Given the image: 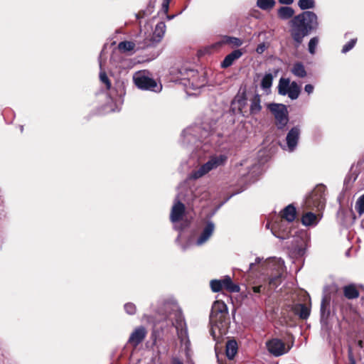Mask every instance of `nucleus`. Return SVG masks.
Masks as SVG:
<instances>
[{
    "label": "nucleus",
    "mask_w": 364,
    "mask_h": 364,
    "mask_svg": "<svg viewBox=\"0 0 364 364\" xmlns=\"http://www.w3.org/2000/svg\"><path fill=\"white\" fill-rule=\"evenodd\" d=\"M290 34L295 42V47L298 48L303 42L305 36L311 31L316 30L318 26L316 14L313 11H303L294 16L289 22Z\"/></svg>",
    "instance_id": "obj_1"
},
{
    "label": "nucleus",
    "mask_w": 364,
    "mask_h": 364,
    "mask_svg": "<svg viewBox=\"0 0 364 364\" xmlns=\"http://www.w3.org/2000/svg\"><path fill=\"white\" fill-rule=\"evenodd\" d=\"M339 291L336 284H331L324 289V295L321 299L320 316L321 321L326 323L331 314V300Z\"/></svg>",
    "instance_id": "obj_2"
},
{
    "label": "nucleus",
    "mask_w": 364,
    "mask_h": 364,
    "mask_svg": "<svg viewBox=\"0 0 364 364\" xmlns=\"http://www.w3.org/2000/svg\"><path fill=\"white\" fill-rule=\"evenodd\" d=\"M135 85L144 90L158 92L161 90V85L159 86L156 81L146 74V70L136 73L133 76Z\"/></svg>",
    "instance_id": "obj_3"
},
{
    "label": "nucleus",
    "mask_w": 364,
    "mask_h": 364,
    "mask_svg": "<svg viewBox=\"0 0 364 364\" xmlns=\"http://www.w3.org/2000/svg\"><path fill=\"white\" fill-rule=\"evenodd\" d=\"M268 109L274 115L275 125L278 129H284L289 122V112L283 104L271 103L267 105Z\"/></svg>",
    "instance_id": "obj_4"
},
{
    "label": "nucleus",
    "mask_w": 364,
    "mask_h": 364,
    "mask_svg": "<svg viewBox=\"0 0 364 364\" xmlns=\"http://www.w3.org/2000/svg\"><path fill=\"white\" fill-rule=\"evenodd\" d=\"M326 186L323 184L317 185L306 199V205L309 208L323 209L325 206L326 198L324 196Z\"/></svg>",
    "instance_id": "obj_5"
},
{
    "label": "nucleus",
    "mask_w": 364,
    "mask_h": 364,
    "mask_svg": "<svg viewBox=\"0 0 364 364\" xmlns=\"http://www.w3.org/2000/svg\"><path fill=\"white\" fill-rule=\"evenodd\" d=\"M228 314V307L225 303L221 300L215 301L212 306L210 314V323L217 326L223 324Z\"/></svg>",
    "instance_id": "obj_6"
},
{
    "label": "nucleus",
    "mask_w": 364,
    "mask_h": 364,
    "mask_svg": "<svg viewBox=\"0 0 364 364\" xmlns=\"http://www.w3.org/2000/svg\"><path fill=\"white\" fill-rule=\"evenodd\" d=\"M227 159L228 157L223 154L210 157V159L205 164L202 165L196 171L193 173V177L194 178L202 177L211 170L224 164Z\"/></svg>",
    "instance_id": "obj_7"
},
{
    "label": "nucleus",
    "mask_w": 364,
    "mask_h": 364,
    "mask_svg": "<svg viewBox=\"0 0 364 364\" xmlns=\"http://www.w3.org/2000/svg\"><path fill=\"white\" fill-rule=\"evenodd\" d=\"M266 347L270 354L281 356L289 351L291 346L286 348L285 343L279 338H272L266 342Z\"/></svg>",
    "instance_id": "obj_8"
},
{
    "label": "nucleus",
    "mask_w": 364,
    "mask_h": 364,
    "mask_svg": "<svg viewBox=\"0 0 364 364\" xmlns=\"http://www.w3.org/2000/svg\"><path fill=\"white\" fill-rule=\"evenodd\" d=\"M147 333L146 328L143 326L135 328L129 336L128 343L136 348L145 339Z\"/></svg>",
    "instance_id": "obj_9"
},
{
    "label": "nucleus",
    "mask_w": 364,
    "mask_h": 364,
    "mask_svg": "<svg viewBox=\"0 0 364 364\" xmlns=\"http://www.w3.org/2000/svg\"><path fill=\"white\" fill-rule=\"evenodd\" d=\"M235 102L237 105V108L240 113L245 117H247V97L246 87H240L237 95L235 96Z\"/></svg>",
    "instance_id": "obj_10"
},
{
    "label": "nucleus",
    "mask_w": 364,
    "mask_h": 364,
    "mask_svg": "<svg viewBox=\"0 0 364 364\" xmlns=\"http://www.w3.org/2000/svg\"><path fill=\"white\" fill-rule=\"evenodd\" d=\"M272 233L278 238L285 240L289 237L291 230L288 227H284V220L275 221L272 226Z\"/></svg>",
    "instance_id": "obj_11"
},
{
    "label": "nucleus",
    "mask_w": 364,
    "mask_h": 364,
    "mask_svg": "<svg viewBox=\"0 0 364 364\" xmlns=\"http://www.w3.org/2000/svg\"><path fill=\"white\" fill-rule=\"evenodd\" d=\"M186 207L185 205L181 201H177L174 203L171 208L170 214V220L172 223L179 222L183 219L185 215Z\"/></svg>",
    "instance_id": "obj_12"
},
{
    "label": "nucleus",
    "mask_w": 364,
    "mask_h": 364,
    "mask_svg": "<svg viewBox=\"0 0 364 364\" xmlns=\"http://www.w3.org/2000/svg\"><path fill=\"white\" fill-rule=\"evenodd\" d=\"M300 134V129L298 127H292L287 135V144L289 149L293 151L296 146Z\"/></svg>",
    "instance_id": "obj_13"
},
{
    "label": "nucleus",
    "mask_w": 364,
    "mask_h": 364,
    "mask_svg": "<svg viewBox=\"0 0 364 364\" xmlns=\"http://www.w3.org/2000/svg\"><path fill=\"white\" fill-rule=\"evenodd\" d=\"M343 294L344 297L348 300L356 299L360 296L358 287L353 283L343 286Z\"/></svg>",
    "instance_id": "obj_14"
},
{
    "label": "nucleus",
    "mask_w": 364,
    "mask_h": 364,
    "mask_svg": "<svg viewBox=\"0 0 364 364\" xmlns=\"http://www.w3.org/2000/svg\"><path fill=\"white\" fill-rule=\"evenodd\" d=\"M280 220L288 223L293 222L296 216V210L294 205L289 204L286 206L279 213Z\"/></svg>",
    "instance_id": "obj_15"
},
{
    "label": "nucleus",
    "mask_w": 364,
    "mask_h": 364,
    "mask_svg": "<svg viewBox=\"0 0 364 364\" xmlns=\"http://www.w3.org/2000/svg\"><path fill=\"white\" fill-rule=\"evenodd\" d=\"M250 106L247 111V117L259 114L262 108L261 105V96L259 94H255L250 99Z\"/></svg>",
    "instance_id": "obj_16"
},
{
    "label": "nucleus",
    "mask_w": 364,
    "mask_h": 364,
    "mask_svg": "<svg viewBox=\"0 0 364 364\" xmlns=\"http://www.w3.org/2000/svg\"><path fill=\"white\" fill-rule=\"evenodd\" d=\"M291 310L295 315L299 316L302 320L307 319L311 313V309L305 304H296L291 306Z\"/></svg>",
    "instance_id": "obj_17"
},
{
    "label": "nucleus",
    "mask_w": 364,
    "mask_h": 364,
    "mask_svg": "<svg viewBox=\"0 0 364 364\" xmlns=\"http://www.w3.org/2000/svg\"><path fill=\"white\" fill-rule=\"evenodd\" d=\"M242 55V52L240 49L234 50L232 52L227 55L224 60L221 62L222 68H228L231 66L233 63Z\"/></svg>",
    "instance_id": "obj_18"
},
{
    "label": "nucleus",
    "mask_w": 364,
    "mask_h": 364,
    "mask_svg": "<svg viewBox=\"0 0 364 364\" xmlns=\"http://www.w3.org/2000/svg\"><path fill=\"white\" fill-rule=\"evenodd\" d=\"M214 228V224L212 222H208L198 238L197 245H200L205 243L213 235Z\"/></svg>",
    "instance_id": "obj_19"
},
{
    "label": "nucleus",
    "mask_w": 364,
    "mask_h": 364,
    "mask_svg": "<svg viewBox=\"0 0 364 364\" xmlns=\"http://www.w3.org/2000/svg\"><path fill=\"white\" fill-rule=\"evenodd\" d=\"M221 282L222 290L225 289L230 293H237L240 291L239 285L233 283L230 276H225L221 279Z\"/></svg>",
    "instance_id": "obj_20"
},
{
    "label": "nucleus",
    "mask_w": 364,
    "mask_h": 364,
    "mask_svg": "<svg viewBox=\"0 0 364 364\" xmlns=\"http://www.w3.org/2000/svg\"><path fill=\"white\" fill-rule=\"evenodd\" d=\"M237 343L235 340H230L227 342L225 346V353L226 356L230 359L232 360L235 356L236 353H237Z\"/></svg>",
    "instance_id": "obj_21"
},
{
    "label": "nucleus",
    "mask_w": 364,
    "mask_h": 364,
    "mask_svg": "<svg viewBox=\"0 0 364 364\" xmlns=\"http://www.w3.org/2000/svg\"><path fill=\"white\" fill-rule=\"evenodd\" d=\"M166 26L164 21H160L156 25L153 33V38H154V41L159 42L161 40L166 32Z\"/></svg>",
    "instance_id": "obj_22"
},
{
    "label": "nucleus",
    "mask_w": 364,
    "mask_h": 364,
    "mask_svg": "<svg viewBox=\"0 0 364 364\" xmlns=\"http://www.w3.org/2000/svg\"><path fill=\"white\" fill-rule=\"evenodd\" d=\"M277 14L279 18L287 20L293 17L294 10L291 7L282 6L278 9Z\"/></svg>",
    "instance_id": "obj_23"
},
{
    "label": "nucleus",
    "mask_w": 364,
    "mask_h": 364,
    "mask_svg": "<svg viewBox=\"0 0 364 364\" xmlns=\"http://www.w3.org/2000/svg\"><path fill=\"white\" fill-rule=\"evenodd\" d=\"M301 223L305 226H311V225H316L317 216L314 213L308 212L302 216Z\"/></svg>",
    "instance_id": "obj_24"
},
{
    "label": "nucleus",
    "mask_w": 364,
    "mask_h": 364,
    "mask_svg": "<svg viewBox=\"0 0 364 364\" xmlns=\"http://www.w3.org/2000/svg\"><path fill=\"white\" fill-rule=\"evenodd\" d=\"M291 71L295 76L299 77H304L307 74L304 65L301 62L295 63Z\"/></svg>",
    "instance_id": "obj_25"
},
{
    "label": "nucleus",
    "mask_w": 364,
    "mask_h": 364,
    "mask_svg": "<svg viewBox=\"0 0 364 364\" xmlns=\"http://www.w3.org/2000/svg\"><path fill=\"white\" fill-rule=\"evenodd\" d=\"M221 43L232 45L235 47H240L242 45L243 41L237 37L225 36L221 40Z\"/></svg>",
    "instance_id": "obj_26"
},
{
    "label": "nucleus",
    "mask_w": 364,
    "mask_h": 364,
    "mask_svg": "<svg viewBox=\"0 0 364 364\" xmlns=\"http://www.w3.org/2000/svg\"><path fill=\"white\" fill-rule=\"evenodd\" d=\"M173 321L172 322V325L178 330L179 328H182L183 325H185V319L183 316V314L181 311H176L174 312V318Z\"/></svg>",
    "instance_id": "obj_27"
},
{
    "label": "nucleus",
    "mask_w": 364,
    "mask_h": 364,
    "mask_svg": "<svg viewBox=\"0 0 364 364\" xmlns=\"http://www.w3.org/2000/svg\"><path fill=\"white\" fill-rule=\"evenodd\" d=\"M300 92L301 88L299 85L294 81L290 84V88L287 95H288L291 100H296L299 97Z\"/></svg>",
    "instance_id": "obj_28"
},
{
    "label": "nucleus",
    "mask_w": 364,
    "mask_h": 364,
    "mask_svg": "<svg viewBox=\"0 0 364 364\" xmlns=\"http://www.w3.org/2000/svg\"><path fill=\"white\" fill-rule=\"evenodd\" d=\"M290 88L289 80L281 78L278 85V92L281 95H286Z\"/></svg>",
    "instance_id": "obj_29"
},
{
    "label": "nucleus",
    "mask_w": 364,
    "mask_h": 364,
    "mask_svg": "<svg viewBox=\"0 0 364 364\" xmlns=\"http://www.w3.org/2000/svg\"><path fill=\"white\" fill-rule=\"evenodd\" d=\"M135 48V43L132 41H124L118 44V49L122 53H126L134 50Z\"/></svg>",
    "instance_id": "obj_30"
},
{
    "label": "nucleus",
    "mask_w": 364,
    "mask_h": 364,
    "mask_svg": "<svg viewBox=\"0 0 364 364\" xmlns=\"http://www.w3.org/2000/svg\"><path fill=\"white\" fill-rule=\"evenodd\" d=\"M274 0H257V6L262 10L268 11L272 9L275 5Z\"/></svg>",
    "instance_id": "obj_31"
},
{
    "label": "nucleus",
    "mask_w": 364,
    "mask_h": 364,
    "mask_svg": "<svg viewBox=\"0 0 364 364\" xmlns=\"http://www.w3.org/2000/svg\"><path fill=\"white\" fill-rule=\"evenodd\" d=\"M298 5L301 10L313 9L315 7L314 0H299Z\"/></svg>",
    "instance_id": "obj_32"
},
{
    "label": "nucleus",
    "mask_w": 364,
    "mask_h": 364,
    "mask_svg": "<svg viewBox=\"0 0 364 364\" xmlns=\"http://www.w3.org/2000/svg\"><path fill=\"white\" fill-rule=\"evenodd\" d=\"M273 77L272 75L269 73L266 74L262 80L261 87L263 89H268L272 86Z\"/></svg>",
    "instance_id": "obj_33"
},
{
    "label": "nucleus",
    "mask_w": 364,
    "mask_h": 364,
    "mask_svg": "<svg viewBox=\"0 0 364 364\" xmlns=\"http://www.w3.org/2000/svg\"><path fill=\"white\" fill-rule=\"evenodd\" d=\"M282 282V275L277 274L274 277H272L269 280V286L271 289L277 288Z\"/></svg>",
    "instance_id": "obj_34"
},
{
    "label": "nucleus",
    "mask_w": 364,
    "mask_h": 364,
    "mask_svg": "<svg viewBox=\"0 0 364 364\" xmlns=\"http://www.w3.org/2000/svg\"><path fill=\"white\" fill-rule=\"evenodd\" d=\"M355 208L360 215L364 213V194L358 198Z\"/></svg>",
    "instance_id": "obj_35"
},
{
    "label": "nucleus",
    "mask_w": 364,
    "mask_h": 364,
    "mask_svg": "<svg viewBox=\"0 0 364 364\" xmlns=\"http://www.w3.org/2000/svg\"><path fill=\"white\" fill-rule=\"evenodd\" d=\"M210 287L212 291L215 293L222 291L221 279H212L210 282Z\"/></svg>",
    "instance_id": "obj_36"
},
{
    "label": "nucleus",
    "mask_w": 364,
    "mask_h": 364,
    "mask_svg": "<svg viewBox=\"0 0 364 364\" xmlns=\"http://www.w3.org/2000/svg\"><path fill=\"white\" fill-rule=\"evenodd\" d=\"M318 43V38H312L309 43V51L311 54H314L316 52V48Z\"/></svg>",
    "instance_id": "obj_37"
},
{
    "label": "nucleus",
    "mask_w": 364,
    "mask_h": 364,
    "mask_svg": "<svg viewBox=\"0 0 364 364\" xmlns=\"http://www.w3.org/2000/svg\"><path fill=\"white\" fill-rule=\"evenodd\" d=\"M357 43V38H353L350 41H348L347 43H346L342 48L341 52L343 53H346L347 52L350 51L356 44Z\"/></svg>",
    "instance_id": "obj_38"
},
{
    "label": "nucleus",
    "mask_w": 364,
    "mask_h": 364,
    "mask_svg": "<svg viewBox=\"0 0 364 364\" xmlns=\"http://www.w3.org/2000/svg\"><path fill=\"white\" fill-rule=\"evenodd\" d=\"M124 310L129 315L136 314V307L134 304L129 302L124 304Z\"/></svg>",
    "instance_id": "obj_39"
},
{
    "label": "nucleus",
    "mask_w": 364,
    "mask_h": 364,
    "mask_svg": "<svg viewBox=\"0 0 364 364\" xmlns=\"http://www.w3.org/2000/svg\"><path fill=\"white\" fill-rule=\"evenodd\" d=\"M100 78L101 82L106 85L107 89L109 90L111 87V82H110L109 79L108 78L106 73L104 71L100 72Z\"/></svg>",
    "instance_id": "obj_40"
},
{
    "label": "nucleus",
    "mask_w": 364,
    "mask_h": 364,
    "mask_svg": "<svg viewBox=\"0 0 364 364\" xmlns=\"http://www.w3.org/2000/svg\"><path fill=\"white\" fill-rule=\"evenodd\" d=\"M348 358L350 364H356L351 346H348Z\"/></svg>",
    "instance_id": "obj_41"
},
{
    "label": "nucleus",
    "mask_w": 364,
    "mask_h": 364,
    "mask_svg": "<svg viewBox=\"0 0 364 364\" xmlns=\"http://www.w3.org/2000/svg\"><path fill=\"white\" fill-rule=\"evenodd\" d=\"M183 70H184V73H183L181 70H179V73L181 74V77L183 79L188 78V73H195L194 70H191V69H190V70L183 69Z\"/></svg>",
    "instance_id": "obj_42"
},
{
    "label": "nucleus",
    "mask_w": 364,
    "mask_h": 364,
    "mask_svg": "<svg viewBox=\"0 0 364 364\" xmlns=\"http://www.w3.org/2000/svg\"><path fill=\"white\" fill-rule=\"evenodd\" d=\"M170 0H164L162 3V10L166 14H168L169 8Z\"/></svg>",
    "instance_id": "obj_43"
},
{
    "label": "nucleus",
    "mask_w": 364,
    "mask_h": 364,
    "mask_svg": "<svg viewBox=\"0 0 364 364\" xmlns=\"http://www.w3.org/2000/svg\"><path fill=\"white\" fill-rule=\"evenodd\" d=\"M266 49V46L264 43H259L257 48L256 52L259 54H262Z\"/></svg>",
    "instance_id": "obj_44"
},
{
    "label": "nucleus",
    "mask_w": 364,
    "mask_h": 364,
    "mask_svg": "<svg viewBox=\"0 0 364 364\" xmlns=\"http://www.w3.org/2000/svg\"><path fill=\"white\" fill-rule=\"evenodd\" d=\"M148 14H149L146 12V11L141 10L136 14V16L137 19H140L144 18Z\"/></svg>",
    "instance_id": "obj_45"
},
{
    "label": "nucleus",
    "mask_w": 364,
    "mask_h": 364,
    "mask_svg": "<svg viewBox=\"0 0 364 364\" xmlns=\"http://www.w3.org/2000/svg\"><path fill=\"white\" fill-rule=\"evenodd\" d=\"M314 86L311 84H307L304 87V90L309 95L311 94L314 92Z\"/></svg>",
    "instance_id": "obj_46"
},
{
    "label": "nucleus",
    "mask_w": 364,
    "mask_h": 364,
    "mask_svg": "<svg viewBox=\"0 0 364 364\" xmlns=\"http://www.w3.org/2000/svg\"><path fill=\"white\" fill-rule=\"evenodd\" d=\"M171 364H183V361L178 357H172Z\"/></svg>",
    "instance_id": "obj_47"
},
{
    "label": "nucleus",
    "mask_w": 364,
    "mask_h": 364,
    "mask_svg": "<svg viewBox=\"0 0 364 364\" xmlns=\"http://www.w3.org/2000/svg\"><path fill=\"white\" fill-rule=\"evenodd\" d=\"M252 291L254 293L259 294L262 291L263 287L262 285L252 287Z\"/></svg>",
    "instance_id": "obj_48"
},
{
    "label": "nucleus",
    "mask_w": 364,
    "mask_h": 364,
    "mask_svg": "<svg viewBox=\"0 0 364 364\" xmlns=\"http://www.w3.org/2000/svg\"><path fill=\"white\" fill-rule=\"evenodd\" d=\"M260 261H261L260 258H259V257H257V258L255 259V262H252V263H250V264L249 270L253 269V268H254L255 265L256 264L259 263V262H260Z\"/></svg>",
    "instance_id": "obj_49"
},
{
    "label": "nucleus",
    "mask_w": 364,
    "mask_h": 364,
    "mask_svg": "<svg viewBox=\"0 0 364 364\" xmlns=\"http://www.w3.org/2000/svg\"><path fill=\"white\" fill-rule=\"evenodd\" d=\"M280 4L290 5L294 2V0H278Z\"/></svg>",
    "instance_id": "obj_50"
},
{
    "label": "nucleus",
    "mask_w": 364,
    "mask_h": 364,
    "mask_svg": "<svg viewBox=\"0 0 364 364\" xmlns=\"http://www.w3.org/2000/svg\"><path fill=\"white\" fill-rule=\"evenodd\" d=\"M357 344L360 348H363V342L362 340H359Z\"/></svg>",
    "instance_id": "obj_51"
},
{
    "label": "nucleus",
    "mask_w": 364,
    "mask_h": 364,
    "mask_svg": "<svg viewBox=\"0 0 364 364\" xmlns=\"http://www.w3.org/2000/svg\"><path fill=\"white\" fill-rule=\"evenodd\" d=\"M210 334L213 337V338L215 339V333L213 328L210 329Z\"/></svg>",
    "instance_id": "obj_52"
},
{
    "label": "nucleus",
    "mask_w": 364,
    "mask_h": 364,
    "mask_svg": "<svg viewBox=\"0 0 364 364\" xmlns=\"http://www.w3.org/2000/svg\"><path fill=\"white\" fill-rule=\"evenodd\" d=\"M166 17H167V18H168V20H171V19H172V18H173L175 17V15H171V16H169V15L166 14Z\"/></svg>",
    "instance_id": "obj_53"
},
{
    "label": "nucleus",
    "mask_w": 364,
    "mask_h": 364,
    "mask_svg": "<svg viewBox=\"0 0 364 364\" xmlns=\"http://www.w3.org/2000/svg\"><path fill=\"white\" fill-rule=\"evenodd\" d=\"M156 337H155V338H154V343H156Z\"/></svg>",
    "instance_id": "obj_54"
}]
</instances>
